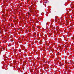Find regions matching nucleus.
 <instances>
[{"label":"nucleus","instance_id":"nucleus-1","mask_svg":"<svg viewBox=\"0 0 74 74\" xmlns=\"http://www.w3.org/2000/svg\"><path fill=\"white\" fill-rule=\"evenodd\" d=\"M45 3H47V1L45 2Z\"/></svg>","mask_w":74,"mask_h":74},{"label":"nucleus","instance_id":"nucleus-2","mask_svg":"<svg viewBox=\"0 0 74 74\" xmlns=\"http://www.w3.org/2000/svg\"><path fill=\"white\" fill-rule=\"evenodd\" d=\"M58 55H59V53H58Z\"/></svg>","mask_w":74,"mask_h":74},{"label":"nucleus","instance_id":"nucleus-3","mask_svg":"<svg viewBox=\"0 0 74 74\" xmlns=\"http://www.w3.org/2000/svg\"><path fill=\"white\" fill-rule=\"evenodd\" d=\"M30 8H32V7H30Z\"/></svg>","mask_w":74,"mask_h":74},{"label":"nucleus","instance_id":"nucleus-4","mask_svg":"<svg viewBox=\"0 0 74 74\" xmlns=\"http://www.w3.org/2000/svg\"><path fill=\"white\" fill-rule=\"evenodd\" d=\"M28 14H29V12H28Z\"/></svg>","mask_w":74,"mask_h":74},{"label":"nucleus","instance_id":"nucleus-5","mask_svg":"<svg viewBox=\"0 0 74 74\" xmlns=\"http://www.w3.org/2000/svg\"><path fill=\"white\" fill-rule=\"evenodd\" d=\"M9 1V0H8V1Z\"/></svg>","mask_w":74,"mask_h":74},{"label":"nucleus","instance_id":"nucleus-6","mask_svg":"<svg viewBox=\"0 0 74 74\" xmlns=\"http://www.w3.org/2000/svg\"><path fill=\"white\" fill-rule=\"evenodd\" d=\"M29 12H31V11H29Z\"/></svg>","mask_w":74,"mask_h":74}]
</instances>
